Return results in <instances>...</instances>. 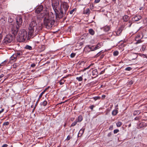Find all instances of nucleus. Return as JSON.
Segmentation results:
<instances>
[{
	"label": "nucleus",
	"instance_id": "1",
	"mask_svg": "<svg viewBox=\"0 0 147 147\" xmlns=\"http://www.w3.org/2000/svg\"><path fill=\"white\" fill-rule=\"evenodd\" d=\"M37 25V23L35 20H33L29 24L28 28V35L30 36H32L34 32L36 34L40 30H42V25L40 26H38Z\"/></svg>",
	"mask_w": 147,
	"mask_h": 147
},
{
	"label": "nucleus",
	"instance_id": "2",
	"mask_svg": "<svg viewBox=\"0 0 147 147\" xmlns=\"http://www.w3.org/2000/svg\"><path fill=\"white\" fill-rule=\"evenodd\" d=\"M27 32L24 29L21 30L18 35V40L20 42H24L26 39Z\"/></svg>",
	"mask_w": 147,
	"mask_h": 147
},
{
	"label": "nucleus",
	"instance_id": "3",
	"mask_svg": "<svg viewBox=\"0 0 147 147\" xmlns=\"http://www.w3.org/2000/svg\"><path fill=\"white\" fill-rule=\"evenodd\" d=\"M55 22L54 19H50L45 18L44 20V25L47 29H49L52 27Z\"/></svg>",
	"mask_w": 147,
	"mask_h": 147
},
{
	"label": "nucleus",
	"instance_id": "4",
	"mask_svg": "<svg viewBox=\"0 0 147 147\" xmlns=\"http://www.w3.org/2000/svg\"><path fill=\"white\" fill-rule=\"evenodd\" d=\"M69 6L68 3L65 2H61L60 8V10H61L64 12L65 15H67L68 12H67V10L69 8Z\"/></svg>",
	"mask_w": 147,
	"mask_h": 147
},
{
	"label": "nucleus",
	"instance_id": "5",
	"mask_svg": "<svg viewBox=\"0 0 147 147\" xmlns=\"http://www.w3.org/2000/svg\"><path fill=\"white\" fill-rule=\"evenodd\" d=\"M13 36L11 34L7 35L3 41V45H6L11 42L13 40Z\"/></svg>",
	"mask_w": 147,
	"mask_h": 147
},
{
	"label": "nucleus",
	"instance_id": "6",
	"mask_svg": "<svg viewBox=\"0 0 147 147\" xmlns=\"http://www.w3.org/2000/svg\"><path fill=\"white\" fill-rule=\"evenodd\" d=\"M52 6L55 12H57L59 7V1L58 0L54 1L52 3Z\"/></svg>",
	"mask_w": 147,
	"mask_h": 147
},
{
	"label": "nucleus",
	"instance_id": "7",
	"mask_svg": "<svg viewBox=\"0 0 147 147\" xmlns=\"http://www.w3.org/2000/svg\"><path fill=\"white\" fill-rule=\"evenodd\" d=\"M19 27L16 25H12L11 32V33L13 35L14 37H15L17 34V32L19 30Z\"/></svg>",
	"mask_w": 147,
	"mask_h": 147
},
{
	"label": "nucleus",
	"instance_id": "8",
	"mask_svg": "<svg viewBox=\"0 0 147 147\" xmlns=\"http://www.w3.org/2000/svg\"><path fill=\"white\" fill-rule=\"evenodd\" d=\"M60 12H59L58 10L57 12H55L56 15V18L57 20H59L64 15V12L63 11L61 10H60Z\"/></svg>",
	"mask_w": 147,
	"mask_h": 147
},
{
	"label": "nucleus",
	"instance_id": "9",
	"mask_svg": "<svg viewBox=\"0 0 147 147\" xmlns=\"http://www.w3.org/2000/svg\"><path fill=\"white\" fill-rule=\"evenodd\" d=\"M43 7L42 5H40L35 10V12L36 13H39L43 10Z\"/></svg>",
	"mask_w": 147,
	"mask_h": 147
},
{
	"label": "nucleus",
	"instance_id": "10",
	"mask_svg": "<svg viewBox=\"0 0 147 147\" xmlns=\"http://www.w3.org/2000/svg\"><path fill=\"white\" fill-rule=\"evenodd\" d=\"M142 18L141 16H137V15L135 16L132 18V20L134 22H137L140 20Z\"/></svg>",
	"mask_w": 147,
	"mask_h": 147
},
{
	"label": "nucleus",
	"instance_id": "11",
	"mask_svg": "<svg viewBox=\"0 0 147 147\" xmlns=\"http://www.w3.org/2000/svg\"><path fill=\"white\" fill-rule=\"evenodd\" d=\"M16 22L18 27L20 26L22 23V20L21 18H18L16 19Z\"/></svg>",
	"mask_w": 147,
	"mask_h": 147
},
{
	"label": "nucleus",
	"instance_id": "12",
	"mask_svg": "<svg viewBox=\"0 0 147 147\" xmlns=\"http://www.w3.org/2000/svg\"><path fill=\"white\" fill-rule=\"evenodd\" d=\"M46 11H42V12L40 14L38 15L37 16V19H40L43 18L46 14Z\"/></svg>",
	"mask_w": 147,
	"mask_h": 147
},
{
	"label": "nucleus",
	"instance_id": "13",
	"mask_svg": "<svg viewBox=\"0 0 147 147\" xmlns=\"http://www.w3.org/2000/svg\"><path fill=\"white\" fill-rule=\"evenodd\" d=\"M98 71L96 69H94L92 71V75L94 76V78H95L98 76Z\"/></svg>",
	"mask_w": 147,
	"mask_h": 147
},
{
	"label": "nucleus",
	"instance_id": "14",
	"mask_svg": "<svg viewBox=\"0 0 147 147\" xmlns=\"http://www.w3.org/2000/svg\"><path fill=\"white\" fill-rule=\"evenodd\" d=\"M147 125L146 123L144 122L140 123L139 125V127L140 128H143V127H145Z\"/></svg>",
	"mask_w": 147,
	"mask_h": 147
},
{
	"label": "nucleus",
	"instance_id": "15",
	"mask_svg": "<svg viewBox=\"0 0 147 147\" xmlns=\"http://www.w3.org/2000/svg\"><path fill=\"white\" fill-rule=\"evenodd\" d=\"M84 130L85 128H82L80 130L78 134V137L81 136H82L84 132Z\"/></svg>",
	"mask_w": 147,
	"mask_h": 147
},
{
	"label": "nucleus",
	"instance_id": "16",
	"mask_svg": "<svg viewBox=\"0 0 147 147\" xmlns=\"http://www.w3.org/2000/svg\"><path fill=\"white\" fill-rule=\"evenodd\" d=\"M16 53L18 59L21 58L23 55L22 52V51H19L17 52Z\"/></svg>",
	"mask_w": 147,
	"mask_h": 147
},
{
	"label": "nucleus",
	"instance_id": "17",
	"mask_svg": "<svg viewBox=\"0 0 147 147\" xmlns=\"http://www.w3.org/2000/svg\"><path fill=\"white\" fill-rule=\"evenodd\" d=\"M102 45V43H98L97 45L94 47V49L96 50L100 48Z\"/></svg>",
	"mask_w": 147,
	"mask_h": 147
},
{
	"label": "nucleus",
	"instance_id": "18",
	"mask_svg": "<svg viewBox=\"0 0 147 147\" xmlns=\"http://www.w3.org/2000/svg\"><path fill=\"white\" fill-rule=\"evenodd\" d=\"M83 118L82 115L79 116L78 118H77L76 120L78 122H80L82 120Z\"/></svg>",
	"mask_w": 147,
	"mask_h": 147
},
{
	"label": "nucleus",
	"instance_id": "19",
	"mask_svg": "<svg viewBox=\"0 0 147 147\" xmlns=\"http://www.w3.org/2000/svg\"><path fill=\"white\" fill-rule=\"evenodd\" d=\"M90 13V10L89 8L86 9V10H84L83 12V13L87 15H89Z\"/></svg>",
	"mask_w": 147,
	"mask_h": 147
},
{
	"label": "nucleus",
	"instance_id": "20",
	"mask_svg": "<svg viewBox=\"0 0 147 147\" xmlns=\"http://www.w3.org/2000/svg\"><path fill=\"white\" fill-rule=\"evenodd\" d=\"M110 29V27L109 26H105L104 28V30L105 32L109 31Z\"/></svg>",
	"mask_w": 147,
	"mask_h": 147
},
{
	"label": "nucleus",
	"instance_id": "21",
	"mask_svg": "<svg viewBox=\"0 0 147 147\" xmlns=\"http://www.w3.org/2000/svg\"><path fill=\"white\" fill-rule=\"evenodd\" d=\"M129 19V17L127 15H125L123 17V20L125 22L127 21Z\"/></svg>",
	"mask_w": 147,
	"mask_h": 147
},
{
	"label": "nucleus",
	"instance_id": "22",
	"mask_svg": "<svg viewBox=\"0 0 147 147\" xmlns=\"http://www.w3.org/2000/svg\"><path fill=\"white\" fill-rule=\"evenodd\" d=\"M118 112V111L117 110H113L112 113V114L113 116H115L117 115Z\"/></svg>",
	"mask_w": 147,
	"mask_h": 147
},
{
	"label": "nucleus",
	"instance_id": "23",
	"mask_svg": "<svg viewBox=\"0 0 147 147\" xmlns=\"http://www.w3.org/2000/svg\"><path fill=\"white\" fill-rule=\"evenodd\" d=\"M46 91V89L43 92H42L39 95V98L38 99V101H39L40 99L42 97L43 94L45 93V92Z\"/></svg>",
	"mask_w": 147,
	"mask_h": 147
},
{
	"label": "nucleus",
	"instance_id": "24",
	"mask_svg": "<svg viewBox=\"0 0 147 147\" xmlns=\"http://www.w3.org/2000/svg\"><path fill=\"white\" fill-rule=\"evenodd\" d=\"M88 31L89 33L92 35H93L94 34V31L92 29H90Z\"/></svg>",
	"mask_w": 147,
	"mask_h": 147
},
{
	"label": "nucleus",
	"instance_id": "25",
	"mask_svg": "<svg viewBox=\"0 0 147 147\" xmlns=\"http://www.w3.org/2000/svg\"><path fill=\"white\" fill-rule=\"evenodd\" d=\"M140 112L139 111H135L133 113L134 115H138L140 114Z\"/></svg>",
	"mask_w": 147,
	"mask_h": 147
},
{
	"label": "nucleus",
	"instance_id": "26",
	"mask_svg": "<svg viewBox=\"0 0 147 147\" xmlns=\"http://www.w3.org/2000/svg\"><path fill=\"white\" fill-rule=\"evenodd\" d=\"M25 49L31 50L32 49V47L29 45H26L25 47Z\"/></svg>",
	"mask_w": 147,
	"mask_h": 147
},
{
	"label": "nucleus",
	"instance_id": "27",
	"mask_svg": "<svg viewBox=\"0 0 147 147\" xmlns=\"http://www.w3.org/2000/svg\"><path fill=\"white\" fill-rule=\"evenodd\" d=\"M93 64H92V63L91 64L89 65L88 67H87L86 68H84V69H82V71H85L86 70V69H89L90 66L92 65H93Z\"/></svg>",
	"mask_w": 147,
	"mask_h": 147
},
{
	"label": "nucleus",
	"instance_id": "28",
	"mask_svg": "<svg viewBox=\"0 0 147 147\" xmlns=\"http://www.w3.org/2000/svg\"><path fill=\"white\" fill-rule=\"evenodd\" d=\"M122 124V123L121 121H118L116 123V125L117 127H120Z\"/></svg>",
	"mask_w": 147,
	"mask_h": 147
},
{
	"label": "nucleus",
	"instance_id": "29",
	"mask_svg": "<svg viewBox=\"0 0 147 147\" xmlns=\"http://www.w3.org/2000/svg\"><path fill=\"white\" fill-rule=\"evenodd\" d=\"M78 123V122L77 121H76V120L74 121V122L71 124V126H70V127H73V126H75L77 123Z\"/></svg>",
	"mask_w": 147,
	"mask_h": 147
},
{
	"label": "nucleus",
	"instance_id": "30",
	"mask_svg": "<svg viewBox=\"0 0 147 147\" xmlns=\"http://www.w3.org/2000/svg\"><path fill=\"white\" fill-rule=\"evenodd\" d=\"M76 79L78 80L79 81H81L82 80L83 78L82 76H80V77H76Z\"/></svg>",
	"mask_w": 147,
	"mask_h": 147
},
{
	"label": "nucleus",
	"instance_id": "31",
	"mask_svg": "<svg viewBox=\"0 0 147 147\" xmlns=\"http://www.w3.org/2000/svg\"><path fill=\"white\" fill-rule=\"evenodd\" d=\"M133 56H134V57H132V60L135 59L138 56L136 53H133Z\"/></svg>",
	"mask_w": 147,
	"mask_h": 147
},
{
	"label": "nucleus",
	"instance_id": "32",
	"mask_svg": "<svg viewBox=\"0 0 147 147\" xmlns=\"http://www.w3.org/2000/svg\"><path fill=\"white\" fill-rule=\"evenodd\" d=\"M137 38H138L137 37H136V40H137L136 39H137ZM142 42V41L141 40H140V39L138 40H137V41L136 43V44H138V43H140Z\"/></svg>",
	"mask_w": 147,
	"mask_h": 147
},
{
	"label": "nucleus",
	"instance_id": "33",
	"mask_svg": "<svg viewBox=\"0 0 147 147\" xmlns=\"http://www.w3.org/2000/svg\"><path fill=\"white\" fill-rule=\"evenodd\" d=\"M7 60H6L5 61H3V62H2L1 63V64H0L1 66V65H6V63L7 62Z\"/></svg>",
	"mask_w": 147,
	"mask_h": 147
},
{
	"label": "nucleus",
	"instance_id": "34",
	"mask_svg": "<svg viewBox=\"0 0 147 147\" xmlns=\"http://www.w3.org/2000/svg\"><path fill=\"white\" fill-rule=\"evenodd\" d=\"M65 82V81L64 80H61L60 81H59V84L61 85H62L63 84L64 82Z\"/></svg>",
	"mask_w": 147,
	"mask_h": 147
},
{
	"label": "nucleus",
	"instance_id": "35",
	"mask_svg": "<svg viewBox=\"0 0 147 147\" xmlns=\"http://www.w3.org/2000/svg\"><path fill=\"white\" fill-rule=\"evenodd\" d=\"M47 102L46 101H44L43 102L41 103V104L43 105L44 106H46V105L47 104Z\"/></svg>",
	"mask_w": 147,
	"mask_h": 147
},
{
	"label": "nucleus",
	"instance_id": "36",
	"mask_svg": "<svg viewBox=\"0 0 147 147\" xmlns=\"http://www.w3.org/2000/svg\"><path fill=\"white\" fill-rule=\"evenodd\" d=\"M89 49H90L91 51H93L94 50H95L94 49V46H92L91 47H90L89 46H88V47Z\"/></svg>",
	"mask_w": 147,
	"mask_h": 147
},
{
	"label": "nucleus",
	"instance_id": "37",
	"mask_svg": "<svg viewBox=\"0 0 147 147\" xmlns=\"http://www.w3.org/2000/svg\"><path fill=\"white\" fill-rule=\"evenodd\" d=\"M13 21V19L11 17H9L8 19V22L9 23H11Z\"/></svg>",
	"mask_w": 147,
	"mask_h": 147
},
{
	"label": "nucleus",
	"instance_id": "38",
	"mask_svg": "<svg viewBox=\"0 0 147 147\" xmlns=\"http://www.w3.org/2000/svg\"><path fill=\"white\" fill-rule=\"evenodd\" d=\"M119 52L117 51H115L113 52V55L115 56H117L118 55Z\"/></svg>",
	"mask_w": 147,
	"mask_h": 147
},
{
	"label": "nucleus",
	"instance_id": "39",
	"mask_svg": "<svg viewBox=\"0 0 147 147\" xmlns=\"http://www.w3.org/2000/svg\"><path fill=\"white\" fill-rule=\"evenodd\" d=\"M100 97L99 96H97L96 97H95L93 98L94 100L95 101L98 99H100Z\"/></svg>",
	"mask_w": 147,
	"mask_h": 147
},
{
	"label": "nucleus",
	"instance_id": "40",
	"mask_svg": "<svg viewBox=\"0 0 147 147\" xmlns=\"http://www.w3.org/2000/svg\"><path fill=\"white\" fill-rule=\"evenodd\" d=\"M132 69V68L130 67H128L125 69V70L126 71H130Z\"/></svg>",
	"mask_w": 147,
	"mask_h": 147
},
{
	"label": "nucleus",
	"instance_id": "41",
	"mask_svg": "<svg viewBox=\"0 0 147 147\" xmlns=\"http://www.w3.org/2000/svg\"><path fill=\"white\" fill-rule=\"evenodd\" d=\"M141 117L140 116L136 117L134 118V120H139L141 119Z\"/></svg>",
	"mask_w": 147,
	"mask_h": 147
},
{
	"label": "nucleus",
	"instance_id": "42",
	"mask_svg": "<svg viewBox=\"0 0 147 147\" xmlns=\"http://www.w3.org/2000/svg\"><path fill=\"white\" fill-rule=\"evenodd\" d=\"M146 48V46L145 45H143L142 47V51H144Z\"/></svg>",
	"mask_w": 147,
	"mask_h": 147
},
{
	"label": "nucleus",
	"instance_id": "43",
	"mask_svg": "<svg viewBox=\"0 0 147 147\" xmlns=\"http://www.w3.org/2000/svg\"><path fill=\"white\" fill-rule=\"evenodd\" d=\"M13 57L16 59L18 58L16 52L13 55Z\"/></svg>",
	"mask_w": 147,
	"mask_h": 147
},
{
	"label": "nucleus",
	"instance_id": "44",
	"mask_svg": "<svg viewBox=\"0 0 147 147\" xmlns=\"http://www.w3.org/2000/svg\"><path fill=\"white\" fill-rule=\"evenodd\" d=\"M9 124V122L8 121L6 122L3 123V125H7Z\"/></svg>",
	"mask_w": 147,
	"mask_h": 147
},
{
	"label": "nucleus",
	"instance_id": "45",
	"mask_svg": "<svg viewBox=\"0 0 147 147\" xmlns=\"http://www.w3.org/2000/svg\"><path fill=\"white\" fill-rule=\"evenodd\" d=\"M76 55L75 53H72L70 55V56L71 57L73 58L75 57Z\"/></svg>",
	"mask_w": 147,
	"mask_h": 147
},
{
	"label": "nucleus",
	"instance_id": "46",
	"mask_svg": "<svg viewBox=\"0 0 147 147\" xmlns=\"http://www.w3.org/2000/svg\"><path fill=\"white\" fill-rule=\"evenodd\" d=\"M95 107V106L94 105H92L89 107V108L92 110L93 108Z\"/></svg>",
	"mask_w": 147,
	"mask_h": 147
},
{
	"label": "nucleus",
	"instance_id": "47",
	"mask_svg": "<svg viewBox=\"0 0 147 147\" xmlns=\"http://www.w3.org/2000/svg\"><path fill=\"white\" fill-rule=\"evenodd\" d=\"M119 131V130L117 129H115L113 131V133L114 134L117 133Z\"/></svg>",
	"mask_w": 147,
	"mask_h": 147
},
{
	"label": "nucleus",
	"instance_id": "48",
	"mask_svg": "<svg viewBox=\"0 0 147 147\" xmlns=\"http://www.w3.org/2000/svg\"><path fill=\"white\" fill-rule=\"evenodd\" d=\"M102 52V51H100V52H99L95 56V57H98L99 56L100 54V53Z\"/></svg>",
	"mask_w": 147,
	"mask_h": 147
},
{
	"label": "nucleus",
	"instance_id": "49",
	"mask_svg": "<svg viewBox=\"0 0 147 147\" xmlns=\"http://www.w3.org/2000/svg\"><path fill=\"white\" fill-rule=\"evenodd\" d=\"M128 23H129L128 26L129 27H130L131 26L132 23L131 22V21L129 20V21Z\"/></svg>",
	"mask_w": 147,
	"mask_h": 147
},
{
	"label": "nucleus",
	"instance_id": "50",
	"mask_svg": "<svg viewBox=\"0 0 147 147\" xmlns=\"http://www.w3.org/2000/svg\"><path fill=\"white\" fill-rule=\"evenodd\" d=\"M71 138V136H70L69 135L67 136V139H66V140H69Z\"/></svg>",
	"mask_w": 147,
	"mask_h": 147
},
{
	"label": "nucleus",
	"instance_id": "51",
	"mask_svg": "<svg viewBox=\"0 0 147 147\" xmlns=\"http://www.w3.org/2000/svg\"><path fill=\"white\" fill-rule=\"evenodd\" d=\"M113 129V125L110 126L109 128V130H112Z\"/></svg>",
	"mask_w": 147,
	"mask_h": 147
},
{
	"label": "nucleus",
	"instance_id": "52",
	"mask_svg": "<svg viewBox=\"0 0 147 147\" xmlns=\"http://www.w3.org/2000/svg\"><path fill=\"white\" fill-rule=\"evenodd\" d=\"M80 65L84 64L85 63V62L84 61H81L79 63Z\"/></svg>",
	"mask_w": 147,
	"mask_h": 147
},
{
	"label": "nucleus",
	"instance_id": "53",
	"mask_svg": "<svg viewBox=\"0 0 147 147\" xmlns=\"http://www.w3.org/2000/svg\"><path fill=\"white\" fill-rule=\"evenodd\" d=\"M74 9H73L69 11L70 14H72L73 13V12H74Z\"/></svg>",
	"mask_w": 147,
	"mask_h": 147
},
{
	"label": "nucleus",
	"instance_id": "54",
	"mask_svg": "<svg viewBox=\"0 0 147 147\" xmlns=\"http://www.w3.org/2000/svg\"><path fill=\"white\" fill-rule=\"evenodd\" d=\"M36 66V64L34 63H33L31 65V67H34Z\"/></svg>",
	"mask_w": 147,
	"mask_h": 147
},
{
	"label": "nucleus",
	"instance_id": "55",
	"mask_svg": "<svg viewBox=\"0 0 147 147\" xmlns=\"http://www.w3.org/2000/svg\"><path fill=\"white\" fill-rule=\"evenodd\" d=\"M10 58L11 60H14L16 59L15 58H14V57H13V55Z\"/></svg>",
	"mask_w": 147,
	"mask_h": 147
},
{
	"label": "nucleus",
	"instance_id": "56",
	"mask_svg": "<svg viewBox=\"0 0 147 147\" xmlns=\"http://www.w3.org/2000/svg\"><path fill=\"white\" fill-rule=\"evenodd\" d=\"M4 109V108H2L1 109V110H0V114L3 112Z\"/></svg>",
	"mask_w": 147,
	"mask_h": 147
},
{
	"label": "nucleus",
	"instance_id": "57",
	"mask_svg": "<svg viewBox=\"0 0 147 147\" xmlns=\"http://www.w3.org/2000/svg\"><path fill=\"white\" fill-rule=\"evenodd\" d=\"M100 0H95L94 2L96 3H97L99 2L100 1Z\"/></svg>",
	"mask_w": 147,
	"mask_h": 147
},
{
	"label": "nucleus",
	"instance_id": "58",
	"mask_svg": "<svg viewBox=\"0 0 147 147\" xmlns=\"http://www.w3.org/2000/svg\"><path fill=\"white\" fill-rule=\"evenodd\" d=\"M111 135V132L109 133L108 134L107 136L109 137H110Z\"/></svg>",
	"mask_w": 147,
	"mask_h": 147
},
{
	"label": "nucleus",
	"instance_id": "59",
	"mask_svg": "<svg viewBox=\"0 0 147 147\" xmlns=\"http://www.w3.org/2000/svg\"><path fill=\"white\" fill-rule=\"evenodd\" d=\"M8 146L7 144H4L1 147H7Z\"/></svg>",
	"mask_w": 147,
	"mask_h": 147
},
{
	"label": "nucleus",
	"instance_id": "60",
	"mask_svg": "<svg viewBox=\"0 0 147 147\" xmlns=\"http://www.w3.org/2000/svg\"><path fill=\"white\" fill-rule=\"evenodd\" d=\"M105 70H104L100 72V74H103V73H104V72H105Z\"/></svg>",
	"mask_w": 147,
	"mask_h": 147
},
{
	"label": "nucleus",
	"instance_id": "61",
	"mask_svg": "<svg viewBox=\"0 0 147 147\" xmlns=\"http://www.w3.org/2000/svg\"><path fill=\"white\" fill-rule=\"evenodd\" d=\"M4 76V75L3 74H2L0 75V79L3 77Z\"/></svg>",
	"mask_w": 147,
	"mask_h": 147
},
{
	"label": "nucleus",
	"instance_id": "62",
	"mask_svg": "<svg viewBox=\"0 0 147 147\" xmlns=\"http://www.w3.org/2000/svg\"><path fill=\"white\" fill-rule=\"evenodd\" d=\"M106 97V95H103L102 96V98H104Z\"/></svg>",
	"mask_w": 147,
	"mask_h": 147
},
{
	"label": "nucleus",
	"instance_id": "63",
	"mask_svg": "<svg viewBox=\"0 0 147 147\" xmlns=\"http://www.w3.org/2000/svg\"><path fill=\"white\" fill-rule=\"evenodd\" d=\"M121 32V31H120V30H119L118 31H117V34L119 32V34L120 32Z\"/></svg>",
	"mask_w": 147,
	"mask_h": 147
},
{
	"label": "nucleus",
	"instance_id": "64",
	"mask_svg": "<svg viewBox=\"0 0 147 147\" xmlns=\"http://www.w3.org/2000/svg\"><path fill=\"white\" fill-rule=\"evenodd\" d=\"M104 56V55H101L100 57V59H102L103 57Z\"/></svg>",
	"mask_w": 147,
	"mask_h": 147
}]
</instances>
